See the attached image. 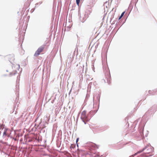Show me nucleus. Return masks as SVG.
<instances>
[{
	"instance_id": "7",
	"label": "nucleus",
	"mask_w": 157,
	"mask_h": 157,
	"mask_svg": "<svg viewBox=\"0 0 157 157\" xmlns=\"http://www.w3.org/2000/svg\"><path fill=\"white\" fill-rule=\"evenodd\" d=\"M150 152V151H149V152L146 153H145V154H142L141 155V157H147L148 156L147 155V154L149 153Z\"/></svg>"
},
{
	"instance_id": "8",
	"label": "nucleus",
	"mask_w": 157,
	"mask_h": 157,
	"mask_svg": "<svg viewBox=\"0 0 157 157\" xmlns=\"http://www.w3.org/2000/svg\"><path fill=\"white\" fill-rule=\"evenodd\" d=\"M80 0H76V3L78 6L79 5Z\"/></svg>"
},
{
	"instance_id": "10",
	"label": "nucleus",
	"mask_w": 157,
	"mask_h": 157,
	"mask_svg": "<svg viewBox=\"0 0 157 157\" xmlns=\"http://www.w3.org/2000/svg\"><path fill=\"white\" fill-rule=\"evenodd\" d=\"M149 148L151 150H152V147H151V146H149Z\"/></svg>"
},
{
	"instance_id": "14",
	"label": "nucleus",
	"mask_w": 157,
	"mask_h": 157,
	"mask_svg": "<svg viewBox=\"0 0 157 157\" xmlns=\"http://www.w3.org/2000/svg\"><path fill=\"white\" fill-rule=\"evenodd\" d=\"M2 125H1L0 124V129L2 128Z\"/></svg>"
},
{
	"instance_id": "16",
	"label": "nucleus",
	"mask_w": 157,
	"mask_h": 157,
	"mask_svg": "<svg viewBox=\"0 0 157 157\" xmlns=\"http://www.w3.org/2000/svg\"><path fill=\"white\" fill-rule=\"evenodd\" d=\"M71 148H74V147H73V146H72V145L71 146Z\"/></svg>"
},
{
	"instance_id": "17",
	"label": "nucleus",
	"mask_w": 157,
	"mask_h": 157,
	"mask_svg": "<svg viewBox=\"0 0 157 157\" xmlns=\"http://www.w3.org/2000/svg\"><path fill=\"white\" fill-rule=\"evenodd\" d=\"M19 67H20L19 65H18V67L19 68Z\"/></svg>"
},
{
	"instance_id": "9",
	"label": "nucleus",
	"mask_w": 157,
	"mask_h": 157,
	"mask_svg": "<svg viewBox=\"0 0 157 157\" xmlns=\"http://www.w3.org/2000/svg\"><path fill=\"white\" fill-rule=\"evenodd\" d=\"M124 13H125V12H123V13H122V14H121V16L123 17V15H124Z\"/></svg>"
},
{
	"instance_id": "15",
	"label": "nucleus",
	"mask_w": 157,
	"mask_h": 157,
	"mask_svg": "<svg viewBox=\"0 0 157 157\" xmlns=\"http://www.w3.org/2000/svg\"><path fill=\"white\" fill-rule=\"evenodd\" d=\"M78 138L76 140V142H77L78 141Z\"/></svg>"
},
{
	"instance_id": "13",
	"label": "nucleus",
	"mask_w": 157,
	"mask_h": 157,
	"mask_svg": "<svg viewBox=\"0 0 157 157\" xmlns=\"http://www.w3.org/2000/svg\"><path fill=\"white\" fill-rule=\"evenodd\" d=\"M122 17V16H121H121H120V17H119V20H120V19Z\"/></svg>"
},
{
	"instance_id": "5",
	"label": "nucleus",
	"mask_w": 157,
	"mask_h": 157,
	"mask_svg": "<svg viewBox=\"0 0 157 157\" xmlns=\"http://www.w3.org/2000/svg\"><path fill=\"white\" fill-rule=\"evenodd\" d=\"M8 58L10 62L12 63L13 62L14 60V56L13 55H10L9 56Z\"/></svg>"
},
{
	"instance_id": "3",
	"label": "nucleus",
	"mask_w": 157,
	"mask_h": 157,
	"mask_svg": "<svg viewBox=\"0 0 157 157\" xmlns=\"http://www.w3.org/2000/svg\"><path fill=\"white\" fill-rule=\"evenodd\" d=\"M105 78L107 81V82L109 84L111 82V78L110 74L109 73L107 72L106 74Z\"/></svg>"
},
{
	"instance_id": "2",
	"label": "nucleus",
	"mask_w": 157,
	"mask_h": 157,
	"mask_svg": "<svg viewBox=\"0 0 157 157\" xmlns=\"http://www.w3.org/2000/svg\"><path fill=\"white\" fill-rule=\"evenodd\" d=\"M81 118H82V121L85 124H86V122L89 121V119L87 118L86 113L85 112H83L82 113Z\"/></svg>"
},
{
	"instance_id": "11",
	"label": "nucleus",
	"mask_w": 157,
	"mask_h": 157,
	"mask_svg": "<svg viewBox=\"0 0 157 157\" xmlns=\"http://www.w3.org/2000/svg\"><path fill=\"white\" fill-rule=\"evenodd\" d=\"M122 17V16H121H121H120V17H119V20H120V19Z\"/></svg>"
},
{
	"instance_id": "4",
	"label": "nucleus",
	"mask_w": 157,
	"mask_h": 157,
	"mask_svg": "<svg viewBox=\"0 0 157 157\" xmlns=\"http://www.w3.org/2000/svg\"><path fill=\"white\" fill-rule=\"evenodd\" d=\"M9 130L8 129H5L3 133V136L6 137V136L9 137V134L8 133Z\"/></svg>"
},
{
	"instance_id": "6",
	"label": "nucleus",
	"mask_w": 157,
	"mask_h": 157,
	"mask_svg": "<svg viewBox=\"0 0 157 157\" xmlns=\"http://www.w3.org/2000/svg\"><path fill=\"white\" fill-rule=\"evenodd\" d=\"M145 149H146V148H143L142 150H140V151H138L137 153H136L134 155L135 156L137 155V154L140 153L141 152H142L143 151H144Z\"/></svg>"
},
{
	"instance_id": "12",
	"label": "nucleus",
	"mask_w": 157,
	"mask_h": 157,
	"mask_svg": "<svg viewBox=\"0 0 157 157\" xmlns=\"http://www.w3.org/2000/svg\"><path fill=\"white\" fill-rule=\"evenodd\" d=\"M122 17V16H121H121H120V17H119V20H120V19Z\"/></svg>"
},
{
	"instance_id": "1",
	"label": "nucleus",
	"mask_w": 157,
	"mask_h": 157,
	"mask_svg": "<svg viewBox=\"0 0 157 157\" xmlns=\"http://www.w3.org/2000/svg\"><path fill=\"white\" fill-rule=\"evenodd\" d=\"M44 48V46H42L40 47L36 51L34 56H37L41 53L43 52Z\"/></svg>"
}]
</instances>
